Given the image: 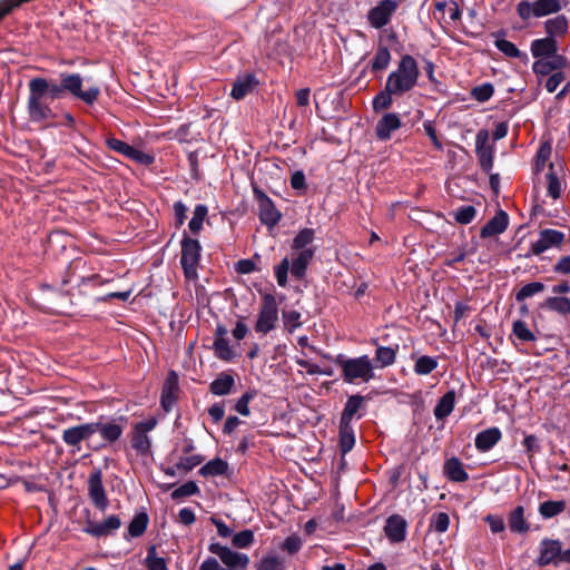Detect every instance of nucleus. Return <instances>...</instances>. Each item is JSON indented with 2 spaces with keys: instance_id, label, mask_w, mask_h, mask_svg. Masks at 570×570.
<instances>
[{
  "instance_id": "obj_1",
  "label": "nucleus",
  "mask_w": 570,
  "mask_h": 570,
  "mask_svg": "<svg viewBox=\"0 0 570 570\" xmlns=\"http://www.w3.org/2000/svg\"><path fill=\"white\" fill-rule=\"evenodd\" d=\"M83 78L76 72H61L60 81L43 77H33L28 81L27 114L32 124H47L56 118L50 104L55 100L70 96L92 106L100 96L98 86H90L86 90Z\"/></svg>"
},
{
  "instance_id": "obj_2",
  "label": "nucleus",
  "mask_w": 570,
  "mask_h": 570,
  "mask_svg": "<svg viewBox=\"0 0 570 570\" xmlns=\"http://www.w3.org/2000/svg\"><path fill=\"white\" fill-rule=\"evenodd\" d=\"M531 55L537 60L532 70L538 77L549 76L553 70H563L568 60L559 53V45L553 37L534 39L530 45Z\"/></svg>"
},
{
  "instance_id": "obj_3",
  "label": "nucleus",
  "mask_w": 570,
  "mask_h": 570,
  "mask_svg": "<svg viewBox=\"0 0 570 570\" xmlns=\"http://www.w3.org/2000/svg\"><path fill=\"white\" fill-rule=\"evenodd\" d=\"M331 358L337 366L341 367V377L344 383L355 384L357 382H370L374 379V365L367 355L348 358L344 354H337Z\"/></svg>"
},
{
  "instance_id": "obj_4",
  "label": "nucleus",
  "mask_w": 570,
  "mask_h": 570,
  "mask_svg": "<svg viewBox=\"0 0 570 570\" xmlns=\"http://www.w3.org/2000/svg\"><path fill=\"white\" fill-rule=\"evenodd\" d=\"M420 75L417 61L413 56L406 53L401 57L396 69L390 72L385 83L404 96L417 85Z\"/></svg>"
},
{
  "instance_id": "obj_5",
  "label": "nucleus",
  "mask_w": 570,
  "mask_h": 570,
  "mask_svg": "<svg viewBox=\"0 0 570 570\" xmlns=\"http://www.w3.org/2000/svg\"><path fill=\"white\" fill-rule=\"evenodd\" d=\"M314 252H299L292 261L284 257L278 265L274 267V274L278 286L285 287L288 282V273L297 279L302 281L306 276V271L312 262Z\"/></svg>"
},
{
  "instance_id": "obj_6",
  "label": "nucleus",
  "mask_w": 570,
  "mask_h": 570,
  "mask_svg": "<svg viewBox=\"0 0 570 570\" xmlns=\"http://www.w3.org/2000/svg\"><path fill=\"white\" fill-rule=\"evenodd\" d=\"M91 426L92 434L99 433L102 440L100 444H88V449L95 452L116 443L122 436L125 430L124 425L118 423L117 420H105L104 416H100L97 421H92Z\"/></svg>"
},
{
  "instance_id": "obj_7",
  "label": "nucleus",
  "mask_w": 570,
  "mask_h": 570,
  "mask_svg": "<svg viewBox=\"0 0 570 570\" xmlns=\"http://www.w3.org/2000/svg\"><path fill=\"white\" fill-rule=\"evenodd\" d=\"M278 322V305L273 294L262 296V305L255 324V331L261 334H267L276 327Z\"/></svg>"
},
{
  "instance_id": "obj_8",
  "label": "nucleus",
  "mask_w": 570,
  "mask_h": 570,
  "mask_svg": "<svg viewBox=\"0 0 570 570\" xmlns=\"http://www.w3.org/2000/svg\"><path fill=\"white\" fill-rule=\"evenodd\" d=\"M253 195L258 206V217L263 225L272 228L282 219V213L276 208L274 202L257 185L252 184Z\"/></svg>"
},
{
  "instance_id": "obj_9",
  "label": "nucleus",
  "mask_w": 570,
  "mask_h": 570,
  "mask_svg": "<svg viewBox=\"0 0 570 570\" xmlns=\"http://www.w3.org/2000/svg\"><path fill=\"white\" fill-rule=\"evenodd\" d=\"M208 551L219 558L225 570H246L250 562L246 553L234 551L218 542L210 543Z\"/></svg>"
},
{
  "instance_id": "obj_10",
  "label": "nucleus",
  "mask_w": 570,
  "mask_h": 570,
  "mask_svg": "<svg viewBox=\"0 0 570 570\" xmlns=\"http://www.w3.org/2000/svg\"><path fill=\"white\" fill-rule=\"evenodd\" d=\"M397 0H380L367 11L366 19L374 29H382L387 26L399 9Z\"/></svg>"
},
{
  "instance_id": "obj_11",
  "label": "nucleus",
  "mask_w": 570,
  "mask_h": 570,
  "mask_svg": "<svg viewBox=\"0 0 570 570\" xmlns=\"http://www.w3.org/2000/svg\"><path fill=\"white\" fill-rule=\"evenodd\" d=\"M92 435L91 422H87L65 429L61 439L63 443L72 448L73 451H80L82 442H87V445L91 444L90 440Z\"/></svg>"
},
{
  "instance_id": "obj_12",
  "label": "nucleus",
  "mask_w": 570,
  "mask_h": 570,
  "mask_svg": "<svg viewBox=\"0 0 570 570\" xmlns=\"http://www.w3.org/2000/svg\"><path fill=\"white\" fill-rule=\"evenodd\" d=\"M88 495L99 511H105L108 508L109 500L102 483V472L100 469L94 470L88 478Z\"/></svg>"
},
{
  "instance_id": "obj_13",
  "label": "nucleus",
  "mask_w": 570,
  "mask_h": 570,
  "mask_svg": "<svg viewBox=\"0 0 570 570\" xmlns=\"http://www.w3.org/2000/svg\"><path fill=\"white\" fill-rule=\"evenodd\" d=\"M120 527L119 515L110 514L102 522H96L88 518L82 531L94 538H105L112 535Z\"/></svg>"
},
{
  "instance_id": "obj_14",
  "label": "nucleus",
  "mask_w": 570,
  "mask_h": 570,
  "mask_svg": "<svg viewBox=\"0 0 570 570\" xmlns=\"http://www.w3.org/2000/svg\"><path fill=\"white\" fill-rule=\"evenodd\" d=\"M475 154L479 159L481 169L490 174L493 167V146L489 145V132L487 129H481L475 136Z\"/></svg>"
},
{
  "instance_id": "obj_15",
  "label": "nucleus",
  "mask_w": 570,
  "mask_h": 570,
  "mask_svg": "<svg viewBox=\"0 0 570 570\" xmlns=\"http://www.w3.org/2000/svg\"><path fill=\"white\" fill-rule=\"evenodd\" d=\"M561 556V542L553 539H543L540 542V554L537 559L539 567L549 564L559 566Z\"/></svg>"
},
{
  "instance_id": "obj_16",
  "label": "nucleus",
  "mask_w": 570,
  "mask_h": 570,
  "mask_svg": "<svg viewBox=\"0 0 570 570\" xmlns=\"http://www.w3.org/2000/svg\"><path fill=\"white\" fill-rule=\"evenodd\" d=\"M566 239V234L563 232L544 228L539 232V237L537 240H531L530 249H551V248H560L563 245Z\"/></svg>"
},
{
  "instance_id": "obj_17",
  "label": "nucleus",
  "mask_w": 570,
  "mask_h": 570,
  "mask_svg": "<svg viewBox=\"0 0 570 570\" xmlns=\"http://www.w3.org/2000/svg\"><path fill=\"white\" fill-rule=\"evenodd\" d=\"M258 86L259 80L254 73H240L233 82L230 97L235 100H242L247 95L252 94Z\"/></svg>"
},
{
  "instance_id": "obj_18",
  "label": "nucleus",
  "mask_w": 570,
  "mask_h": 570,
  "mask_svg": "<svg viewBox=\"0 0 570 570\" xmlns=\"http://www.w3.org/2000/svg\"><path fill=\"white\" fill-rule=\"evenodd\" d=\"M407 522L400 514L390 515L384 525L385 537L392 543L403 542L406 538Z\"/></svg>"
},
{
  "instance_id": "obj_19",
  "label": "nucleus",
  "mask_w": 570,
  "mask_h": 570,
  "mask_svg": "<svg viewBox=\"0 0 570 570\" xmlns=\"http://www.w3.org/2000/svg\"><path fill=\"white\" fill-rule=\"evenodd\" d=\"M402 127V120L396 112L385 114L375 126L376 138L381 141L391 139L393 131Z\"/></svg>"
},
{
  "instance_id": "obj_20",
  "label": "nucleus",
  "mask_w": 570,
  "mask_h": 570,
  "mask_svg": "<svg viewBox=\"0 0 570 570\" xmlns=\"http://www.w3.org/2000/svg\"><path fill=\"white\" fill-rule=\"evenodd\" d=\"M76 289H77V294H75L73 292H71L69 289H67V291L55 289L53 286L50 284L41 285L42 292H45V291L56 292L60 296L69 297L70 304L75 305V306L82 305L86 301L90 299V289L91 288H89L88 285H85L82 287V278H79Z\"/></svg>"
},
{
  "instance_id": "obj_21",
  "label": "nucleus",
  "mask_w": 570,
  "mask_h": 570,
  "mask_svg": "<svg viewBox=\"0 0 570 570\" xmlns=\"http://www.w3.org/2000/svg\"><path fill=\"white\" fill-rule=\"evenodd\" d=\"M509 224V216L508 214L500 209L497 212V214L485 223V225L480 230V236L482 238H488L491 236L499 235L503 233Z\"/></svg>"
},
{
  "instance_id": "obj_22",
  "label": "nucleus",
  "mask_w": 570,
  "mask_h": 570,
  "mask_svg": "<svg viewBox=\"0 0 570 570\" xmlns=\"http://www.w3.org/2000/svg\"><path fill=\"white\" fill-rule=\"evenodd\" d=\"M501 439V430L493 426L479 432L475 436L474 445L479 452L484 453L490 451Z\"/></svg>"
},
{
  "instance_id": "obj_23",
  "label": "nucleus",
  "mask_w": 570,
  "mask_h": 570,
  "mask_svg": "<svg viewBox=\"0 0 570 570\" xmlns=\"http://www.w3.org/2000/svg\"><path fill=\"white\" fill-rule=\"evenodd\" d=\"M443 474L452 482H465L469 480V474L464 469V464L456 456H452L444 461Z\"/></svg>"
},
{
  "instance_id": "obj_24",
  "label": "nucleus",
  "mask_w": 570,
  "mask_h": 570,
  "mask_svg": "<svg viewBox=\"0 0 570 570\" xmlns=\"http://www.w3.org/2000/svg\"><path fill=\"white\" fill-rule=\"evenodd\" d=\"M235 386V377L233 371H225L209 384V392L217 396H224L232 393Z\"/></svg>"
},
{
  "instance_id": "obj_25",
  "label": "nucleus",
  "mask_w": 570,
  "mask_h": 570,
  "mask_svg": "<svg viewBox=\"0 0 570 570\" xmlns=\"http://www.w3.org/2000/svg\"><path fill=\"white\" fill-rule=\"evenodd\" d=\"M400 97L402 96L385 83L384 88L373 97L372 108L375 112L387 110L393 105L394 98Z\"/></svg>"
},
{
  "instance_id": "obj_26",
  "label": "nucleus",
  "mask_w": 570,
  "mask_h": 570,
  "mask_svg": "<svg viewBox=\"0 0 570 570\" xmlns=\"http://www.w3.org/2000/svg\"><path fill=\"white\" fill-rule=\"evenodd\" d=\"M199 252H181L180 264L187 281L198 279Z\"/></svg>"
},
{
  "instance_id": "obj_27",
  "label": "nucleus",
  "mask_w": 570,
  "mask_h": 570,
  "mask_svg": "<svg viewBox=\"0 0 570 570\" xmlns=\"http://www.w3.org/2000/svg\"><path fill=\"white\" fill-rule=\"evenodd\" d=\"M338 446L342 455L347 454L355 445V434L352 423L340 421Z\"/></svg>"
},
{
  "instance_id": "obj_28",
  "label": "nucleus",
  "mask_w": 570,
  "mask_h": 570,
  "mask_svg": "<svg viewBox=\"0 0 570 570\" xmlns=\"http://www.w3.org/2000/svg\"><path fill=\"white\" fill-rule=\"evenodd\" d=\"M455 405V391L450 390L445 394H443L440 400L438 401L435 407H434V416L436 420H444L448 417L452 411L454 410Z\"/></svg>"
},
{
  "instance_id": "obj_29",
  "label": "nucleus",
  "mask_w": 570,
  "mask_h": 570,
  "mask_svg": "<svg viewBox=\"0 0 570 570\" xmlns=\"http://www.w3.org/2000/svg\"><path fill=\"white\" fill-rule=\"evenodd\" d=\"M508 522L511 532L527 533L530 530V524L524 519V509L521 505L510 512Z\"/></svg>"
},
{
  "instance_id": "obj_30",
  "label": "nucleus",
  "mask_w": 570,
  "mask_h": 570,
  "mask_svg": "<svg viewBox=\"0 0 570 570\" xmlns=\"http://www.w3.org/2000/svg\"><path fill=\"white\" fill-rule=\"evenodd\" d=\"M399 351V345L396 344L394 347L391 346H377L375 350V356L373 361L375 362V366L380 368L387 367L394 364L396 354Z\"/></svg>"
},
{
  "instance_id": "obj_31",
  "label": "nucleus",
  "mask_w": 570,
  "mask_h": 570,
  "mask_svg": "<svg viewBox=\"0 0 570 570\" xmlns=\"http://www.w3.org/2000/svg\"><path fill=\"white\" fill-rule=\"evenodd\" d=\"M568 19L563 14L557 16L552 19H548L544 22V30L547 32V37H553V39H557V37L564 36L568 32Z\"/></svg>"
},
{
  "instance_id": "obj_32",
  "label": "nucleus",
  "mask_w": 570,
  "mask_h": 570,
  "mask_svg": "<svg viewBox=\"0 0 570 570\" xmlns=\"http://www.w3.org/2000/svg\"><path fill=\"white\" fill-rule=\"evenodd\" d=\"M365 399V396H362L360 394L348 396L342 411L340 421L352 423V420L355 416V414L363 407Z\"/></svg>"
},
{
  "instance_id": "obj_33",
  "label": "nucleus",
  "mask_w": 570,
  "mask_h": 570,
  "mask_svg": "<svg viewBox=\"0 0 570 570\" xmlns=\"http://www.w3.org/2000/svg\"><path fill=\"white\" fill-rule=\"evenodd\" d=\"M540 307L566 316L570 314V299L564 296H550L541 303Z\"/></svg>"
},
{
  "instance_id": "obj_34",
  "label": "nucleus",
  "mask_w": 570,
  "mask_h": 570,
  "mask_svg": "<svg viewBox=\"0 0 570 570\" xmlns=\"http://www.w3.org/2000/svg\"><path fill=\"white\" fill-rule=\"evenodd\" d=\"M86 267H87L86 258L79 256V257L71 259L65 268V273H63V276L61 279V285L66 286L70 283L72 277H75V276L79 277V275L86 274L85 273Z\"/></svg>"
},
{
  "instance_id": "obj_35",
  "label": "nucleus",
  "mask_w": 570,
  "mask_h": 570,
  "mask_svg": "<svg viewBox=\"0 0 570 570\" xmlns=\"http://www.w3.org/2000/svg\"><path fill=\"white\" fill-rule=\"evenodd\" d=\"M131 448L139 455H148L151 452V440L148 434H145L135 428L132 429L131 439H130Z\"/></svg>"
},
{
  "instance_id": "obj_36",
  "label": "nucleus",
  "mask_w": 570,
  "mask_h": 570,
  "mask_svg": "<svg viewBox=\"0 0 570 570\" xmlns=\"http://www.w3.org/2000/svg\"><path fill=\"white\" fill-rule=\"evenodd\" d=\"M228 470V463L224 461L220 458H215L214 460H210L206 464H204L199 470L198 473L204 476H218L224 475Z\"/></svg>"
},
{
  "instance_id": "obj_37",
  "label": "nucleus",
  "mask_w": 570,
  "mask_h": 570,
  "mask_svg": "<svg viewBox=\"0 0 570 570\" xmlns=\"http://www.w3.org/2000/svg\"><path fill=\"white\" fill-rule=\"evenodd\" d=\"M494 46L498 50H500L502 53H504L509 58H517L524 63H527L529 60L528 55L525 52L519 50L517 48V46L509 40L497 39L494 41Z\"/></svg>"
},
{
  "instance_id": "obj_38",
  "label": "nucleus",
  "mask_w": 570,
  "mask_h": 570,
  "mask_svg": "<svg viewBox=\"0 0 570 570\" xmlns=\"http://www.w3.org/2000/svg\"><path fill=\"white\" fill-rule=\"evenodd\" d=\"M391 61V52L386 46H380L371 61V71L377 73L385 70Z\"/></svg>"
},
{
  "instance_id": "obj_39",
  "label": "nucleus",
  "mask_w": 570,
  "mask_h": 570,
  "mask_svg": "<svg viewBox=\"0 0 570 570\" xmlns=\"http://www.w3.org/2000/svg\"><path fill=\"white\" fill-rule=\"evenodd\" d=\"M511 336H514L520 343L535 342V334L529 328L527 322L517 320L512 324Z\"/></svg>"
},
{
  "instance_id": "obj_40",
  "label": "nucleus",
  "mask_w": 570,
  "mask_h": 570,
  "mask_svg": "<svg viewBox=\"0 0 570 570\" xmlns=\"http://www.w3.org/2000/svg\"><path fill=\"white\" fill-rule=\"evenodd\" d=\"M149 517L146 512L137 513L128 525V535L131 538L141 537L148 527Z\"/></svg>"
},
{
  "instance_id": "obj_41",
  "label": "nucleus",
  "mask_w": 570,
  "mask_h": 570,
  "mask_svg": "<svg viewBox=\"0 0 570 570\" xmlns=\"http://www.w3.org/2000/svg\"><path fill=\"white\" fill-rule=\"evenodd\" d=\"M208 215V207L205 204H197L194 208L193 217L188 223V229L191 234H198Z\"/></svg>"
},
{
  "instance_id": "obj_42",
  "label": "nucleus",
  "mask_w": 570,
  "mask_h": 570,
  "mask_svg": "<svg viewBox=\"0 0 570 570\" xmlns=\"http://www.w3.org/2000/svg\"><path fill=\"white\" fill-rule=\"evenodd\" d=\"M213 350L215 356L224 362H232L235 358V353L227 338H218L213 342Z\"/></svg>"
},
{
  "instance_id": "obj_43",
  "label": "nucleus",
  "mask_w": 570,
  "mask_h": 570,
  "mask_svg": "<svg viewBox=\"0 0 570 570\" xmlns=\"http://www.w3.org/2000/svg\"><path fill=\"white\" fill-rule=\"evenodd\" d=\"M438 358L422 355L416 358L413 371L416 375H429L438 367Z\"/></svg>"
},
{
  "instance_id": "obj_44",
  "label": "nucleus",
  "mask_w": 570,
  "mask_h": 570,
  "mask_svg": "<svg viewBox=\"0 0 570 570\" xmlns=\"http://www.w3.org/2000/svg\"><path fill=\"white\" fill-rule=\"evenodd\" d=\"M567 508L563 500L561 501H544L539 505V512L544 519H551L562 513Z\"/></svg>"
},
{
  "instance_id": "obj_45",
  "label": "nucleus",
  "mask_w": 570,
  "mask_h": 570,
  "mask_svg": "<svg viewBox=\"0 0 570 570\" xmlns=\"http://www.w3.org/2000/svg\"><path fill=\"white\" fill-rule=\"evenodd\" d=\"M546 285L541 282L528 283L515 293V301L518 303H523L525 299L542 293Z\"/></svg>"
},
{
  "instance_id": "obj_46",
  "label": "nucleus",
  "mask_w": 570,
  "mask_h": 570,
  "mask_svg": "<svg viewBox=\"0 0 570 570\" xmlns=\"http://www.w3.org/2000/svg\"><path fill=\"white\" fill-rule=\"evenodd\" d=\"M561 10L559 0H537L534 1V17L540 18Z\"/></svg>"
},
{
  "instance_id": "obj_47",
  "label": "nucleus",
  "mask_w": 570,
  "mask_h": 570,
  "mask_svg": "<svg viewBox=\"0 0 570 570\" xmlns=\"http://www.w3.org/2000/svg\"><path fill=\"white\" fill-rule=\"evenodd\" d=\"M255 389H248L235 403L234 410L243 416H249V403L257 396Z\"/></svg>"
},
{
  "instance_id": "obj_48",
  "label": "nucleus",
  "mask_w": 570,
  "mask_h": 570,
  "mask_svg": "<svg viewBox=\"0 0 570 570\" xmlns=\"http://www.w3.org/2000/svg\"><path fill=\"white\" fill-rule=\"evenodd\" d=\"M255 542L254 531L250 529H245L240 532H237L232 538V544L236 549H247Z\"/></svg>"
},
{
  "instance_id": "obj_49",
  "label": "nucleus",
  "mask_w": 570,
  "mask_h": 570,
  "mask_svg": "<svg viewBox=\"0 0 570 570\" xmlns=\"http://www.w3.org/2000/svg\"><path fill=\"white\" fill-rule=\"evenodd\" d=\"M256 570H285L284 561L275 556L267 554L264 556L256 564Z\"/></svg>"
},
{
  "instance_id": "obj_50",
  "label": "nucleus",
  "mask_w": 570,
  "mask_h": 570,
  "mask_svg": "<svg viewBox=\"0 0 570 570\" xmlns=\"http://www.w3.org/2000/svg\"><path fill=\"white\" fill-rule=\"evenodd\" d=\"M452 215L456 223L466 225L475 218L476 209L472 205H464L453 210Z\"/></svg>"
},
{
  "instance_id": "obj_51",
  "label": "nucleus",
  "mask_w": 570,
  "mask_h": 570,
  "mask_svg": "<svg viewBox=\"0 0 570 570\" xmlns=\"http://www.w3.org/2000/svg\"><path fill=\"white\" fill-rule=\"evenodd\" d=\"M450 527V517L445 512H435L430 519V530H434L438 533H444Z\"/></svg>"
},
{
  "instance_id": "obj_52",
  "label": "nucleus",
  "mask_w": 570,
  "mask_h": 570,
  "mask_svg": "<svg viewBox=\"0 0 570 570\" xmlns=\"http://www.w3.org/2000/svg\"><path fill=\"white\" fill-rule=\"evenodd\" d=\"M522 445L525 450V454L531 462L535 454L542 451L541 441L534 434H525L522 441Z\"/></svg>"
},
{
  "instance_id": "obj_53",
  "label": "nucleus",
  "mask_w": 570,
  "mask_h": 570,
  "mask_svg": "<svg viewBox=\"0 0 570 570\" xmlns=\"http://www.w3.org/2000/svg\"><path fill=\"white\" fill-rule=\"evenodd\" d=\"M494 95V87L491 82H484L471 89V97L479 102H485Z\"/></svg>"
},
{
  "instance_id": "obj_54",
  "label": "nucleus",
  "mask_w": 570,
  "mask_h": 570,
  "mask_svg": "<svg viewBox=\"0 0 570 570\" xmlns=\"http://www.w3.org/2000/svg\"><path fill=\"white\" fill-rule=\"evenodd\" d=\"M283 323L284 327L288 331V333H293L295 330L301 327V313L296 309L286 311L283 309L282 312Z\"/></svg>"
},
{
  "instance_id": "obj_55",
  "label": "nucleus",
  "mask_w": 570,
  "mask_h": 570,
  "mask_svg": "<svg viewBox=\"0 0 570 570\" xmlns=\"http://www.w3.org/2000/svg\"><path fill=\"white\" fill-rule=\"evenodd\" d=\"M203 461H204V456L200 454L185 455L178 460V462L176 463V466L178 468V470L181 473L186 474L189 471H191L194 468L199 465Z\"/></svg>"
},
{
  "instance_id": "obj_56",
  "label": "nucleus",
  "mask_w": 570,
  "mask_h": 570,
  "mask_svg": "<svg viewBox=\"0 0 570 570\" xmlns=\"http://www.w3.org/2000/svg\"><path fill=\"white\" fill-rule=\"evenodd\" d=\"M200 490L196 482L194 481H187L180 487H178L176 490H174L170 494L173 500H179L185 497H190L195 494H199Z\"/></svg>"
},
{
  "instance_id": "obj_57",
  "label": "nucleus",
  "mask_w": 570,
  "mask_h": 570,
  "mask_svg": "<svg viewBox=\"0 0 570 570\" xmlns=\"http://www.w3.org/2000/svg\"><path fill=\"white\" fill-rule=\"evenodd\" d=\"M313 239L314 230L311 228H304L295 236L292 249H305L306 246L312 244Z\"/></svg>"
},
{
  "instance_id": "obj_58",
  "label": "nucleus",
  "mask_w": 570,
  "mask_h": 570,
  "mask_svg": "<svg viewBox=\"0 0 570 570\" xmlns=\"http://www.w3.org/2000/svg\"><path fill=\"white\" fill-rule=\"evenodd\" d=\"M478 252H459L458 254H455L454 256L452 257H446L444 259V263L443 265L445 266H450V267H454V268H458L459 269V264H465V262H471L473 263V256L476 254Z\"/></svg>"
},
{
  "instance_id": "obj_59",
  "label": "nucleus",
  "mask_w": 570,
  "mask_h": 570,
  "mask_svg": "<svg viewBox=\"0 0 570 570\" xmlns=\"http://www.w3.org/2000/svg\"><path fill=\"white\" fill-rule=\"evenodd\" d=\"M553 164L550 165V171L547 174L548 180V195L553 199H557L561 195V184L557 175L552 171Z\"/></svg>"
},
{
  "instance_id": "obj_60",
  "label": "nucleus",
  "mask_w": 570,
  "mask_h": 570,
  "mask_svg": "<svg viewBox=\"0 0 570 570\" xmlns=\"http://www.w3.org/2000/svg\"><path fill=\"white\" fill-rule=\"evenodd\" d=\"M106 145L108 146L109 149L115 150V151L124 155L127 158L130 157L131 151L134 149L132 146H130L129 144H127L120 139H117V138H108L106 140Z\"/></svg>"
},
{
  "instance_id": "obj_61",
  "label": "nucleus",
  "mask_w": 570,
  "mask_h": 570,
  "mask_svg": "<svg viewBox=\"0 0 570 570\" xmlns=\"http://www.w3.org/2000/svg\"><path fill=\"white\" fill-rule=\"evenodd\" d=\"M178 392V390H173V389H169V387H163L161 389V394H160V404H161V407L166 411V412H169L174 404L176 403V393Z\"/></svg>"
},
{
  "instance_id": "obj_62",
  "label": "nucleus",
  "mask_w": 570,
  "mask_h": 570,
  "mask_svg": "<svg viewBox=\"0 0 570 570\" xmlns=\"http://www.w3.org/2000/svg\"><path fill=\"white\" fill-rule=\"evenodd\" d=\"M291 187L303 195L307 190L306 178L303 170H296L291 176Z\"/></svg>"
},
{
  "instance_id": "obj_63",
  "label": "nucleus",
  "mask_w": 570,
  "mask_h": 570,
  "mask_svg": "<svg viewBox=\"0 0 570 570\" xmlns=\"http://www.w3.org/2000/svg\"><path fill=\"white\" fill-rule=\"evenodd\" d=\"M79 278H82V287L88 285L89 288H95L98 286H102L110 282L109 278L102 277L100 274H81Z\"/></svg>"
},
{
  "instance_id": "obj_64",
  "label": "nucleus",
  "mask_w": 570,
  "mask_h": 570,
  "mask_svg": "<svg viewBox=\"0 0 570 570\" xmlns=\"http://www.w3.org/2000/svg\"><path fill=\"white\" fill-rule=\"evenodd\" d=\"M564 80V73L562 70H553L550 73V77L546 81V89L548 92L552 94L557 90L560 83Z\"/></svg>"
}]
</instances>
